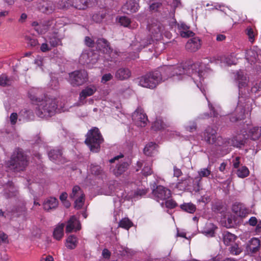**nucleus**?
Masks as SVG:
<instances>
[{
    "label": "nucleus",
    "instance_id": "1",
    "mask_svg": "<svg viewBox=\"0 0 261 261\" xmlns=\"http://www.w3.org/2000/svg\"><path fill=\"white\" fill-rule=\"evenodd\" d=\"M166 73L174 81H184L190 79L196 85L201 92L205 96L204 80L208 77L210 69L205 63L197 62L187 67L186 64L174 66H166L164 68Z\"/></svg>",
    "mask_w": 261,
    "mask_h": 261
},
{
    "label": "nucleus",
    "instance_id": "2",
    "mask_svg": "<svg viewBox=\"0 0 261 261\" xmlns=\"http://www.w3.org/2000/svg\"><path fill=\"white\" fill-rule=\"evenodd\" d=\"M38 92L36 88H32L29 92V97L34 105L36 114L40 118L52 116L57 109L56 99L47 94L38 97Z\"/></svg>",
    "mask_w": 261,
    "mask_h": 261
},
{
    "label": "nucleus",
    "instance_id": "3",
    "mask_svg": "<svg viewBox=\"0 0 261 261\" xmlns=\"http://www.w3.org/2000/svg\"><path fill=\"white\" fill-rule=\"evenodd\" d=\"M202 138L208 144L222 146L224 151L222 154L227 153L229 151V146L241 147L244 144V140L247 139L244 129H242L240 134L233 137L231 140L223 139L221 137H217L216 130L210 126L205 129Z\"/></svg>",
    "mask_w": 261,
    "mask_h": 261
},
{
    "label": "nucleus",
    "instance_id": "4",
    "mask_svg": "<svg viewBox=\"0 0 261 261\" xmlns=\"http://www.w3.org/2000/svg\"><path fill=\"white\" fill-rule=\"evenodd\" d=\"M202 138L208 144L222 146L224 151L222 154L227 153L229 151V146L241 147L244 144V140L247 139L244 129H242L240 134L233 137L231 140L223 139L221 137H217L216 130L210 126L205 129Z\"/></svg>",
    "mask_w": 261,
    "mask_h": 261
},
{
    "label": "nucleus",
    "instance_id": "5",
    "mask_svg": "<svg viewBox=\"0 0 261 261\" xmlns=\"http://www.w3.org/2000/svg\"><path fill=\"white\" fill-rule=\"evenodd\" d=\"M147 29L153 37L151 39L148 38H142L137 36L132 41L130 44V49L134 50L133 55H129L130 59H135L138 58V53L143 48L153 42V40H158L163 33V27L157 20L151 19L147 24Z\"/></svg>",
    "mask_w": 261,
    "mask_h": 261
},
{
    "label": "nucleus",
    "instance_id": "6",
    "mask_svg": "<svg viewBox=\"0 0 261 261\" xmlns=\"http://www.w3.org/2000/svg\"><path fill=\"white\" fill-rule=\"evenodd\" d=\"M67 19L65 17L58 18L56 19H51L48 21H44L42 23H38L37 22H33L32 25L34 27L35 30L39 34H44L47 31H55L60 29L67 24Z\"/></svg>",
    "mask_w": 261,
    "mask_h": 261
},
{
    "label": "nucleus",
    "instance_id": "7",
    "mask_svg": "<svg viewBox=\"0 0 261 261\" xmlns=\"http://www.w3.org/2000/svg\"><path fill=\"white\" fill-rule=\"evenodd\" d=\"M28 165L27 157L21 149L15 150L10 160L6 164L8 170L19 172L23 170Z\"/></svg>",
    "mask_w": 261,
    "mask_h": 261
},
{
    "label": "nucleus",
    "instance_id": "8",
    "mask_svg": "<svg viewBox=\"0 0 261 261\" xmlns=\"http://www.w3.org/2000/svg\"><path fill=\"white\" fill-rule=\"evenodd\" d=\"M118 182L114 181L113 184L110 185L109 187V190L102 193L105 195H110L113 193L116 192L118 197H121L122 199L129 200L138 198L140 196L144 195L147 191V189H143L142 187H139L134 191L128 192L126 193V191L124 192H121V190L118 191Z\"/></svg>",
    "mask_w": 261,
    "mask_h": 261
},
{
    "label": "nucleus",
    "instance_id": "9",
    "mask_svg": "<svg viewBox=\"0 0 261 261\" xmlns=\"http://www.w3.org/2000/svg\"><path fill=\"white\" fill-rule=\"evenodd\" d=\"M167 79L164 76L163 77L159 71L156 70L149 72L138 78V83L139 85L143 87L153 89Z\"/></svg>",
    "mask_w": 261,
    "mask_h": 261
},
{
    "label": "nucleus",
    "instance_id": "10",
    "mask_svg": "<svg viewBox=\"0 0 261 261\" xmlns=\"http://www.w3.org/2000/svg\"><path fill=\"white\" fill-rule=\"evenodd\" d=\"M99 55L96 53L93 52L89 49L84 51L79 58V62L83 65H87L89 68L95 67L101 68L102 66L98 65L103 61L102 58H99Z\"/></svg>",
    "mask_w": 261,
    "mask_h": 261
},
{
    "label": "nucleus",
    "instance_id": "11",
    "mask_svg": "<svg viewBox=\"0 0 261 261\" xmlns=\"http://www.w3.org/2000/svg\"><path fill=\"white\" fill-rule=\"evenodd\" d=\"M103 139L97 128H94L88 132L85 143L93 152H97L100 148Z\"/></svg>",
    "mask_w": 261,
    "mask_h": 261
},
{
    "label": "nucleus",
    "instance_id": "12",
    "mask_svg": "<svg viewBox=\"0 0 261 261\" xmlns=\"http://www.w3.org/2000/svg\"><path fill=\"white\" fill-rule=\"evenodd\" d=\"M95 46L98 50H99L109 57L111 61H116L115 58H116V56H120V53L118 54L117 51H113L111 49L108 42L105 39H98L95 42ZM105 58L107 60H109V58H108L106 57H105Z\"/></svg>",
    "mask_w": 261,
    "mask_h": 261
},
{
    "label": "nucleus",
    "instance_id": "13",
    "mask_svg": "<svg viewBox=\"0 0 261 261\" xmlns=\"http://www.w3.org/2000/svg\"><path fill=\"white\" fill-rule=\"evenodd\" d=\"M242 96L239 97L238 105L234 112L231 114L230 117V120L231 122H233L239 120L243 119L245 116H250V114H249L250 111L249 105L247 104L245 106L242 105Z\"/></svg>",
    "mask_w": 261,
    "mask_h": 261
},
{
    "label": "nucleus",
    "instance_id": "14",
    "mask_svg": "<svg viewBox=\"0 0 261 261\" xmlns=\"http://www.w3.org/2000/svg\"><path fill=\"white\" fill-rule=\"evenodd\" d=\"M88 79V73L85 70L74 71L69 73L68 82L73 86L82 85Z\"/></svg>",
    "mask_w": 261,
    "mask_h": 261
},
{
    "label": "nucleus",
    "instance_id": "15",
    "mask_svg": "<svg viewBox=\"0 0 261 261\" xmlns=\"http://www.w3.org/2000/svg\"><path fill=\"white\" fill-rule=\"evenodd\" d=\"M152 194L155 200L161 203L162 207L164 206V200L168 199L171 196L170 191L162 186H157L152 190Z\"/></svg>",
    "mask_w": 261,
    "mask_h": 261
},
{
    "label": "nucleus",
    "instance_id": "16",
    "mask_svg": "<svg viewBox=\"0 0 261 261\" xmlns=\"http://www.w3.org/2000/svg\"><path fill=\"white\" fill-rule=\"evenodd\" d=\"M123 158V155L121 154L114 157L110 160L111 163L117 162V165L115 167H112L111 170L113 173L116 176H118L124 173L128 166V164L126 162H122V160L119 161L120 159Z\"/></svg>",
    "mask_w": 261,
    "mask_h": 261
},
{
    "label": "nucleus",
    "instance_id": "17",
    "mask_svg": "<svg viewBox=\"0 0 261 261\" xmlns=\"http://www.w3.org/2000/svg\"><path fill=\"white\" fill-rule=\"evenodd\" d=\"M245 58L251 65L261 63V50L257 46L250 48L246 51ZM258 66L261 69V65Z\"/></svg>",
    "mask_w": 261,
    "mask_h": 261
},
{
    "label": "nucleus",
    "instance_id": "18",
    "mask_svg": "<svg viewBox=\"0 0 261 261\" xmlns=\"http://www.w3.org/2000/svg\"><path fill=\"white\" fill-rule=\"evenodd\" d=\"M70 198L74 199V207L76 209L82 207L85 202V195L82 189L77 186L73 187Z\"/></svg>",
    "mask_w": 261,
    "mask_h": 261
},
{
    "label": "nucleus",
    "instance_id": "19",
    "mask_svg": "<svg viewBox=\"0 0 261 261\" xmlns=\"http://www.w3.org/2000/svg\"><path fill=\"white\" fill-rule=\"evenodd\" d=\"M235 79L238 85L240 95L243 94L244 90L245 91L246 88L247 91H248L249 79L244 71L240 70L238 71L236 73Z\"/></svg>",
    "mask_w": 261,
    "mask_h": 261
},
{
    "label": "nucleus",
    "instance_id": "20",
    "mask_svg": "<svg viewBox=\"0 0 261 261\" xmlns=\"http://www.w3.org/2000/svg\"><path fill=\"white\" fill-rule=\"evenodd\" d=\"M132 119L135 124L139 127H144L147 123V117L141 109H137L133 113Z\"/></svg>",
    "mask_w": 261,
    "mask_h": 261
},
{
    "label": "nucleus",
    "instance_id": "21",
    "mask_svg": "<svg viewBox=\"0 0 261 261\" xmlns=\"http://www.w3.org/2000/svg\"><path fill=\"white\" fill-rule=\"evenodd\" d=\"M97 86L94 84H91L86 86L82 90L80 94L79 105H84L85 102V99L93 95L97 91Z\"/></svg>",
    "mask_w": 261,
    "mask_h": 261
},
{
    "label": "nucleus",
    "instance_id": "22",
    "mask_svg": "<svg viewBox=\"0 0 261 261\" xmlns=\"http://www.w3.org/2000/svg\"><path fill=\"white\" fill-rule=\"evenodd\" d=\"M247 129H243L247 138H250L251 139L255 140L259 138L261 136V129L257 126L251 127L247 124Z\"/></svg>",
    "mask_w": 261,
    "mask_h": 261
},
{
    "label": "nucleus",
    "instance_id": "23",
    "mask_svg": "<svg viewBox=\"0 0 261 261\" xmlns=\"http://www.w3.org/2000/svg\"><path fill=\"white\" fill-rule=\"evenodd\" d=\"M260 247V240L256 238H253L250 240L246 245V251L249 254L257 252Z\"/></svg>",
    "mask_w": 261,
    "mask_h": 261
},
{
    "label": "nucleus",
    "instance_id": "24",
    "mask_svg": "<svg viewBox=\"0 0 261 261\" xmlns=\"http://www.w3.org/2000/svg\"><path fill=\"white\" fill-rule=\"evenodd\" d=\"M49 34L53 33V35H48L45 38L46 42H48L51 47H55L62 44L61 35L55 31H48Z\"/></svg>",
    "mask_w": 261,
    "mask_h": 261
},
{
    "label": "nucleus",
    "instance_id": "25",
    "mask_svg": "<svg viewBox=\"0 0 261 261\" xmlns=\"http://www.w3.org/2000/svg\"><path fill=\"white\" fill-rule=\"evenodd\" d=\"M201 46V40L198 37L190 39L186 44V48L190 52H195L200 49Z\"/></svg>",
    "mask_w": 261,
    "mask_h": 261
},
{
    "label": "nucleus",
    "instance_id": "26",
    "mask_svg": "<svg viewBox=\"0 0 261 261\" xmlns=\"http://www.w3.org/2000/svg\"><path fill=\"white\" fill-rule=\"evenodd\" d=\"M232 211L237 216L243 218L249 214V210L242 203H234L232 205Z\"/></svg>",
    "mask_w": 261,
    "mask_h": 261
},
{
    "label": "nucleus",
    "instance_id": "27",
    "mask_svg": "<svg viewBox=\"0 0 261 261\" xmlns=\"http://www.w3.org/2000/svg\"><path fill=\"white\" fill-rule=\"evenodd\" d=\"M139 7L137 0H128L122 7V10L124 13L128 14L137 12Z\"/></svg>",
    "mask_w": 261,
    "mask_h": 261
},
{
    "label": "nucleus",
    "instance_id": "28",
    "mask_svg": "<svg viewBox=\"0 0 261 261\" xmlns=\"http://www.w3.org/2000/svg\"><path fill=\"white\" fill-rule=\"evenodd\" d=\"M38 9L43 13L49 14L55 10V6L53 3L48 0H42L39 3Z\"/></svg>",
    "mask_w": 261,
    "mask_h": 261
},
{
    "label": "nucleus",
    "instance_id": "29",
    "mask_svg": "<svg viewBox=\"0 0 261 261\" xmlns=\"http://www.w3.org/2000/svg\"><path fill=\"white\" fill-rule=\"evenodd\" d=\"M81 229V224L79 221L75 216H72L67 222L66 227L67 232L72 231H76Z\"/></svg>",
    "mask_w": 261,
    "mask_h": 261
},
{
    "label": "nucleus",
    "instance_id": "30",
    "mask_svg": "<svg viewBox=\"0 0 261 261\" xmlns=\"http://www.w3.org/2000/svg\"><path fill=\"white\" fill-rule=\"evenodd\" d=\"M58 205V200L54 197H49L46 199L43 204V208L46 211L56 209Z\"/></svg>",
    "mask_w": 261,
    "mask_h": 261
},
{
    "label": "nucleus",
    "instance_id": "31",
    "mask_svg": "<svg viewBox=\"0 0 261 261\" xmlns=\"http://www.w3.org/2000/svg\"><path fill=\"white\" fill-rule=\"evenodd\" d=\"M4 187V194L7 198L11 197L16 195L17 190L12 182L9 181L5 185H1Z\"/></svg>",
    "mask_w": 261,
    "mask_h": 261
},
{
    "label": "nucleus",
    "instance_id": "32",
    "mask_svg": "<svg viewBox=\"0 0 261 261\" xmlns=\"http://www.w3.org/2000/svg\"><path fill=\"white\" fill-rule=\"evenodd\" d=\"M211 173V170L208 168H204L200 169L198 172V176L195 177L193 180L194 183L197 185L198 188L200 187L199 182L202 177H207Z\"/></svg>",
    "mask_w": 261,
    "mask_h": 261
},
{
    "label": "nucleus",
    "instance_id": "33",
    "mask_svg": "<svg viewBox=\"0 0 261 261\" xmlns=\"http://www.w3.org/2000/svg\"><path fill=\"white\" fill-rule=\"evenodd\" d=\"M221 63L225 64L227 65L236 64L238 61V58L235 54H231L227 56H223L220 58Z\"/></svg>",
    "mask_w": 261,
    "mask_h": 261
},
{
    "label": "nucleus",
    "instance_id": "34",
    "mask_svg": "<svg viewBox=\"0 0 261 261\" xmlns=\"http://www.w3.org/2000/svg\"><path fill=\"white\" fill-rule=\"evenodd\" d=\"M158 145L153 142H149L144 148V152L147 156H153L157 153Z\"/></svg>",
    "mask_w": 261,
    "mask_h": 261
},
{
    "label": "nucleus",
    "instance_id": "35",
    "mask_svg": "<svg viewBox=\"0 0 261 261\" xmlns=\"http://www.w3.org/2000/svg\"><path fill=\"white\" fill-rule=\"evenodd\" d=\"M192 179L188 178L185 180H181V181L176 184H172L170 187L173 190L184 191L188 186H190L189 183Z\"/></svg>",
    "mask_w": 261,
    "mask_h": 261
},
{
    "label": "nucleus",
    "instance_id": "36",
    "mask_svg": "<svg viewBox=\"0 0 261 261\" xmlns=\"http://www.w3.org/2000/svg\"><path fill=\"white\" fill-rule=\"evenodd\" d=\"M131 72L128 68H121L117 70L115 77L120 80L127 79L130 76Z\"/></svg>",
    "mask_w": 261,
    "mask_h": 261
},
{
    "label": "nucleus",
    "instance_id": "37",
    "mask_svg": "<svg viewBox=\"0 0 261 261\" xmlns=\"http://www.w3.org/2000/svg\"><path fill=\"white\" fill-rule=\"evenodd\" d=\"M138 166L140 168L142 166L143 167L142 170V172L145 176L150 175L152 173V170L151 168V162L150 161L143 162H138Z\"/></svg>",
    "mask_w": 261,
    "mask_h": 261
},
{
    "label": "nucleus",
    "instance_id": "38",
    "mask_svg": "<svg viewBox=\"0 0 261 261\" xmlns=\"http://www.w3.org/2000/svg\"><path fill=\"white\" fill-rule=\"evenodd\" d=\"M77 243V238L74 235H70L66 240L65 246L69 249H74L76 247Z\"/></svg>",
    "mask_w": 261,
    "mask_h": 261
},
{
    "label": "nucleus",
    "instance_id": "39",
    "mask_svg": "<svg viewBox=\"0 0 261 261\" xmlns=\"http://www.w3.org/2000/svg\"><path fill=\"white\" fill-rule=\"evenodd\" d=\"M178 28L180 30V34L182 37H188L193 36L194 33L190 31L189 27L184 23H181L178 24Z\"/></svg>",
    "mask_w": 261,
    "mask_h": 261
},
{
    "label": "nucleus",
    "instance_id": "40",
    "mask_svg": "<svg viewBox=\"0 0 261 261\" xmlns=\"http://www.w3.org/2000/svg\"><path fill=\"white\" fill-rule=\"evenodd\" d=\"M64 224L63 223H61L58 225L54 229L53 236L57 240H60L62 238L64 234Z\"/></svg>",
    "mask_w": 261,
    "mask_h": 261
},
{
    "label": "nucleus",
    "instance_id": "41",
    "mask_svg": "<svg viewBox=\"0 0 261 261\" xmlns=\"http://www.w3.org/2000/svg\"><path fill=\"white\" fill-rule=\"evenodd\" d=\"M167 125L164 122V120L161 118H158L153 122L152 128L154 130H161L165 129Z\"/></svg>",
    "mask_w": 261,
    "mask_h": 261
},
{
    "label": "nucleus",
    "instance_id": "42",
    "mask_svg": "<svg viewBox=\"0 0 261 261\" xmlns=\"http://www.w3.org/2000/svg\"><path fill=\"white\" fill-rule=\"evenodd\" d=\"M216 228V227L213 224H207L206 227L202 231V233L207 237H213Z\"/></svg>",
    "mask_w": 261,
    "mask_h": 261
},
{
    "label": "nucleus",
    "instance_id": "43",
    "mask_svg": "<svg viewBox=\"0 0 261 261\" xmlns=\"http://www.w3.org/2000/svg\"><path fill=\"white\" fill-rule=\"evenodd\" d=\"M48 157L53 162H57L62 158V152L59 149H53L48 152Z\"/></svg>",
    "mask_w": 261,
    "mask_h": 261
},
{
    "label": "nucleus",
    "instance_id": "44",
    "mask_svg": "<svg viewBox=\"0 0 261 261\" xmlns=\"http://www.w3.org/2000/svg\"><path fill=\"white\" fill-rule=\"evenodd\" d=\"M236 169V173L240 178H245L249 174V171L246 166H242Z\"/></svg>",
    "mask_w": 261,
    "mask_h": 261
},
{
    "label": "nucleus",
    "instance_id": "45",
    "mask_svg": "<svg viewBox=\"0 0 261 261\" xmlns=\"http://www.w3.org/2000/svg\"><path fill=\"white\" fill-rule=\"evenodd\" d=\"M237 237L228 231L224 232L223 233V241L226 245H230L236 239Z\"/></svg>",
    "mask_w": 261,
    "mask_h": 261
},
{
    "label": "nucleus",
    "instance_id": "46",
    "mask_svg": "<svg viewBox=\"0 0 261 261\" xmlns=\"http://www.w3.org/2000/svg\"><path fill=\"white\" fill-rule=\"evenodd\" d=\"M180 208L182 210L191 214L193 213L196 210L195 206L191 203H187L181 204Z\"/></svg>",
    "mask_w": 261,
    "mask_h": 261
},
{
    "label": "nucleus",
    "instance_id": "47",
    "mask_svg": "<svg viewBox=\"0 0 261 261\" xmlns=\"http://www.w3.org/2000/svg\"><path fill=\"white\" fill-rule=\"evenodd\" d=\"M119 22L121 25L129 28H134L135 26H132L130 19L126 16H121L119 19Z\"/></svg>",
    "mask_w": 261,
    "mask_h": 261
},
{
    "label": "nucleus",
    "instance_id": "48",
    "mask_svg": "<svg viewBox=\"0 0 261 261\" xmlns=\"http://www.w3.org/2000/svg\"><path fill=\"white\" fill-rule=\"evenodd\" d=\"M119 225L120 227L128 230L130 227L132 226L133 223L128 218H125L124 219H122L119 222Z\"/></svg>",
    "mask_w": 261,
    "mask_h": 261
},
{
    "label": "nucleus",
    "instance_id": "49",
    "mask_svg": "<svg viewBox=\"0 0 261 261\" xmlns=\"http://www.w3.org/2000/svg\"><path fill=\"white\" fill-rule=\"evenodd\" d=\"M89 171L92 174L95 175H99L102 172V170L101 169V167L96 164H91L89 169Z\"/></svg>",
    "mask_w": 261,
    "mask_h": 261
},
{
    "label": "nucleus",
    "instance_id": "50",
    "mask_svg": "<svg viewBox=\"0 0 261 261\" xmlns=\"http://www.w3.org/2000/svg\"><path fill=\"white\" fill-rule=\"evenodd\" d=\"M229 251L232 255H237L242 251V249L238 244H234L230 247Z\"/></svg>",
    "mask_w": 261,
    "mask_h": 261
},
{
    "label": "nucleus",
    "instance_id": "51",
    "mask_svg": "<svg viewBox=\"0 0 261 261\" xmlns=\"http://www.w3.org/2000/svg\"><path fill=\"white\" fill-rule=\"evenodd\" d=\"M246 33L248 37L249 41L253 43L254 42L255 35V33L253 29L251 27H247L246 30Z\"/></svg>",
    "mask_w": 261,
    "mask_h": 261
},
{
    "label": "nucleus",
    "instance_id": "52",
    "mask_svg": "<svg viewBox=\"0 0 261 261\" xmlns=\"http://www.w3.org/2000/svg\"><path fill=\"white\" fill-rule=\"evenodd\" d=\"M185 128L189 132H193L196 129V124L194 121H190L185 125Z\"/></svg>",
    "mask_w": 261,
    "mask_h": 261
},
{
    "label": "nucleus",
    "instance_id": "53",
    "mask_svg": "<svg viewBox=\"0 0 261 261\" xmlns=\"http://www.w3.org/2000/svg\"><path fill=\"white\" fill-rule=\"evenodd\" d=\"M48 86L51 89H57L59 87V82L57 79L55 77H52L50 81L48 84Z\"/></svg>",
    "mask_w": 261,
    "mask_h": 261
},
{
    "label": "nucleus",
    "instance_id": "54",
    "mask_svg": "<svg viewBox=\"0 0 261 261\" xmlns=\"http://www.w3.org/2000/svg\"><path fill=\"white\" fill-rule=\"evenodd\" d=\"M10 84V80L5 74L0 76V86H6Z\"/></svg>",
    "mask_w": 261,
    "mask_h": 261
},
{
    "label": "nucleus",
    "instance_id": "55",
    "mask_svg": "<svg viewBox=\"0 0 261 261\" xmlns=\"http://www.w3.org/2000/svg\"><path fill=\"white\" fill-rule=\"evenodd\" d=\"M164 205L167 208H173L176 206L177 204L172 199H166V200H164Z\"/></svg>",
    "mask_w": 261,
    "mask_h": 261
},
{
    "label": "nucleus",
    "instance_id": "56",
    "mask_svg": "<svg viewBox=\"0 0 261 261\" xmlns=\"http://www.w3.org/2000/svg\"><path fill=\"white\" fill-rule=\"evenodd\" d=\"M251 93H256L257 92L261 91V81L256 83L253 86H252L250 90Z\"/></svg>",
    "mask_w": 261,
    "mask_h": 261
},
{
    "label": "nucleus",
    "instance_id": "57",
    "mask_svg": "<svg viewBox=\"0 0 261 261\" xmlns=\"http://www.w3.org/2000/svg\"><path fill=\"white\" fill-rule=\"evenodd\" d=\"M113 77V75L111 73H108L104 74L101 79V83L102 84H105L107 82L111 81Z\"/></svg>",
    "mask_w": 261,
    "mask_h": 261
},
{
    "label": "nucleus",
    "instance_id": "58",
    "mask_svg": "<svg viewBox=\"0 0 261 261\" xmlns=\"http://www.w3.org/2000/svg\"><path fill=\"white\" fill-rule=\"evenodd\" d=\"M122 250H120L119 251L123 255H132L134 253L133 250L127 247H122Z\"/></svg>",
    "mask_w": 261,
    "mask_h": 261
},
{
    "label": "nucleus",
    "instance_id": "59",
    "mask_svg": "<svg viewBox=\"0 0 261 261\" xmlns=\"http://www.w3.org/2000/svg\"><path fill=\"white\" fill-rule=\"evenodd\" d=\"M47 42L43 43L40 46V50L43 52H46L51 49V46L50 45L47 43Z\"/></svg>",
    "mask_w": 261,
    "mask_h": 261
},
{
    "label": "nucleus",
    "instance_id": "60",
    "mask_svg": "<svg viewBox=\"0 0 261 261\" xmlns=\"http://www.w3.org/2000/svg\"><path fill=\"white\" fill-rule=\"evenodd\" d=\"M18 115L16 113H12L10 116V121L11 124L12 125H14L17 120Z\"/></svg>",
    "mask_w": 261,
    "mask_h": 261
},
{
    "label": "nucleus",
    "instance_id": "61",
    "mask_svg": "<svg viewBox=\"0 0 261 261\" xmlns=\"http://www.w3.org/2000/svg\"><path fill=\"white\" fill-rule=\"evenodd\" d=\"M86 44L89 47H94L95 45L94 41L90 37H86L85 39Z\"/></svg>",
    "mask_w": 261,
    "mask_h": 261
},
{
    "label": "nucleus",
    "instance_id": "62",
    "mask_svg": "<svg viewBox=\"0 0 261 261\" xmlns=\"http://www.w3.org/2000/svg\"><path fill=\"white\" fill-rule=\"evenodd\" d=\"M258 221L255 217H251L248 220V224L252 226H255L257 225Z\"/></svg>",
    "mask_w": 261,
    "mask_h": 261
},
{
    "label": "nucleus",
    "instance_id": "63",
    "mask_svg": "<svg viewBox=\"0 0 261 261\" xmlns=\"http://www.w3.org/2000/svg\"><path fill=\"white\" fill-rule=\"evenodd\" d=\"M166 134L169 138H171L174 136V135L178 136L179 135L178 133L175 131H173L170 130V129H167Z\"/></svg>",
    "mask_w": 261,
    "mask_h": 261
},
{
    "label": "nucleus",
    "instance_id": "64",
    "mask_svg": "<svg viewBox=\"0 0 261 261\" xmlns=\"http://www.w3.org/2000/svg\"><path fill=\"white\" fill-rule=\"evenodd\" d=\"M240 158L239 156H237L235 158L234 160H233L232 163H233V168L235 169H237L239 167H240Z\"/></svg>",
    "mask_w": 261,
    "mask_h": 261
}]
</instances>
